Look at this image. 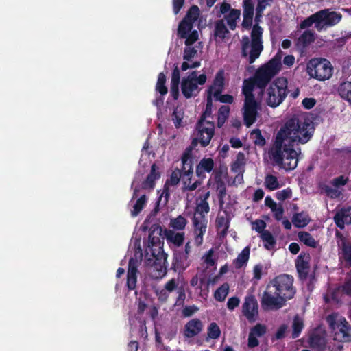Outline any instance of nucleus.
Masks as SVG:
<instances>
[{
  "label": "nucleus",
  "instance_id": "1",
  "mask_svg": "<svg viewBox=\"0 0 351 351\" xmlns=\"http://www.w3.org/2000/svg\"><path fill=\"white\" fill-rule=\"evenodd\" d=\"M313 128L308 119L293 117L286 121L274 136L268 150L274 164L286 171L296 168L301 149H295V143L305 144L313 136Z\"/></svg>",
  "mask_w": 351,
  "mask_h": 351
},
{
  "label": "nucleus",
  "instance_id": "2",
  "mask_svg": "<svg viewBox=\"0 0 351 351\" xmlns=\"http://www.w3.org/2000/svg\"><path fill=\"white\" fill-rule=\"evenodd\" d=\"M291 275L282 274L276 276L267 285L261 299V305L264 311L278 310L292 299L296 289Z\"/></svg>",
  "mask_w": 351,
  "mask_h": 351
},
{
  "label": "nucleus",
  "instance_id": "3",
  "mask_svg": "<svg viewBox=\"0 0 351 351\" xmlns=\"http://www.w3.org/2000/svg\"><path fill=\"white\" fill-rule=\"evenodd\" d=\"M263 29L258 24L253 26L251 32V41L247 36H243L241 40V56L243 58L248 57V62L252 64L259 58L262 51Z\"/></svg>",
  "mask_w": 351,
  "mask_h": 351
},
{
  "label": "nucleus",
  "instance_id": "4",
  "mask_svg": "<svg viewBox=\"0 0 351 351\" xmlns=\"http://www.w3.org/2000/svg\"><path fill=\"white\" fill-rule=\"evenodd\" d=\"M281 56L276 53L271 60L261 65L251 77L254 80L256 87L263 91L271 79L280 71L282 67Z\"/></svg>",
  "mask_w": 351,
  "mask_h": 351
},
{
  "label": "nucleus",
  "instance_id": "5",
  "mask_svg": "<svg viewBox=\"0 0 351 351\" xmlns=\"http://www.w3.org/2000/svg\"><path fill=\"white\" fill-rule=\"evenodd\" d=\"M211 94H207L206 108L197 123V130H199L200 143L203 147L208 146L215 134V125L213 121H206L211 117L213 109V99Z\"/></svg>",
  "mask_w": 351,
  "mask_h": 351
},
{
  "label": "nucleus",
  "instance_id": "6",
  "mask_svg": "<svg viewBox=\"0 0 351 351\" xmlns=\"http://www.w3.org/2000/svg\"><path fill=\"white\" fill-rule=\"evenodd\" d=\"M289 92L287 79L284 77H278L268 87L265 102L269 106L276 108L284 101Z\"/></svg>",
  "mask_w": 351,
  "mask_h": 351
},
{
  "label": "nucleus",
  "instance_id": "7",
  "mask_svg": "<svg viewBox=\"0 0 351 351\" xmlns=\"http://www.w3.org/2000/svg\"><path fill=\"white\" fill-rule=\"evenodd\" d=\"M306 70L311 77L324 81L332 76L333 67L326 58H313L307 63Z\"/></svg>",
  "mask_w": 351,
  "mask_h": 351
},
{
  "label": "nucleus",
  "instance_id": "8",
  "mask_svg": "<svg viewBox=\"0 0 351 351\" xmlns=\"http://www.w3.org/2000/svg\"><path fill=\"white\" fill-rule=\"evenodd\" d=\"M335 239L339 258L349 265H351V237L343 235V233L337 230Z\"/></svg>",
  "mask_w": 351,
  "mask_h": 351
},
{
  "label": "nucleus",
  "instance_id": "9",
  "mask_svg": "<svg viewBox=\"0 0 351 351\" xmlns=\"http://www.w3.org/2000/svg\"><path fill=\"white\" fill-rule=\"evenodd\" d=\"M154 257L152 265V277L154 278H162L167 274V254L165 253L163 250L160 247L157 254L152 252Z\"/></svg>",
  "mask_w": 351,
  "mask_h": 351
},
{
  "label": "nucleus",
  "instance_id": "10",
  "mask_svg": "<svg viewBox=\"0 0 351 351\" xmlns=\"http://www.w3.org/2000/svg\"><path fill=\"white\" fill-rule=\"evenodd\" d=\"M259 108L260 104L256 99L244 100L243 117L247 127H250L256 121Z\"/></svg>",
  "mask_w": 351,
  "mask_h": 351
},
{
  "label": "nucleus",
  "instance_id": "11",
  "mask_svg": "<svg viewBox=\"0 0 351 351\" xmlns=\"http://www.w3.org/2000/svg\"><path fill=\"white\" fill-rule=\"evenodd\" d=\"M258 305L254 295H251L245 298L242 305V313L249 322L252 323L257 320L258 317Z\"/></svg>",
  "mask_w": 351,
  "mask_h": 351
},
{
  "label": "nucleus",
  "instance_id": "12",
  "mask_svg": "<svg viewBox=\"0 0 351 351\" xmlns=\"http://www.w3.org/2000/svg\"><path fill=\"white\" fill-rule=\"evenodd\" d=\"M308 342L312 349L324 350L327 343L326 331L320 328H315L310 334Z\"/></svg>",
  "mask_w": 351,
  "mask_h": 351
},
{
  "label": "nucleus",
  "instance_id": "13",
  "mask_svg": "<svg viewBox=\"0 0 351 351\" xmlns=\"http://www.w3.org/2000/svg\"><path fill=\"white\" fill-rule=\"evenodd\" d=\"M320 31L324 26H332L338 23L341 19V14L336 12H329L328 10H322L317 12Z\"/></svg>",
  "mask_w": 351,
  "mask_h": 351
},
{
  "label": "nucleus",
  "instance_id": "14",
  "mask_svg": "<svg viewBox=\"0 0 351 351\" xmlns=\"http://www.w3.org/2000/svg\"><path fill=\"white\" fill-rule=\"evenodd\" d=\"M337 327L335 339L341 342H351V325L346 318H341L337 324Z\"/></svg>",
  "mask_w": 351,
  "mask_h": 351
},
{
  "label": "nucleus",
  "instance_id": "15",
  "mask_svg": "<svg viewBox=\"0 0 351 351\" xmlns=\"http://www.w3.org/2000/svg\"><path fill=\"white\" fill-rule=\"evenodd\" d=\"M311 256L308 253L302 252L297 258L295 267L298 276L301 280L306 279L310 269Z\"/></svg>",
  "mask_w": 351,
  "mask_h": 351
},
{
  "label": "nucleus",
  "instance_id": "16",
  "mask_svg": "<svg viewBox=\"0 0 351 351\" xmlns=\"http://www.w3.org/2000/svg\"><path fill=\"white\" fill-rule=\"evenodd\" d=\"M138 262L136 258L131 257L128 262L126 286L130 291L134 290L136 287Z\"/></svg>",
  "mask_w": 351,
  "mask_h": 351
},
{
  "label": "nucleus",
  "instance_id": "17",
  "mask_svg": "<svg viewBox=\"0 0 351 351\" xmlns=\"http://www.w3.org/2000/svg\"><path fill=\"white\" fill-rule=\"evenodd\" d=\"M267 326L265 324L258 323L250 328L247 339V346L250 348L259 345L258 337H261L267 332Z\"/></svg>",
  "mask_w": 351,
  "mask_h": 351
},
{
  "label": "nucleus",
  "instance_id": "18",
  "mask_svg": "<svg viewBox=\"0 0 351 351\" xmlns=\"http://www.w3.org/2000/svg\"><path fill=\"white\" fill-rule=\"evenodd\" d=\"M181 90L184 97L186 99H189L196 97L199 94L200 88L193 80H191L190 78H183L181 82Z\"/></svg>",
  "mask_w": 351,
  "mask_h": 351
},
{
  "label": "nucleus",
  "instance_id": "19",
  "mask_svg": "<svg viewBox=\"0 0 351 351\" xmlns=\"http://www.w3.org/2000/svg\"><path fill=\"white\" fill-rule=\"evenodd\" d=\"M193 156L183 153L181 157L182 179L191 181L193 174Z\"/></svg>",
  "mask_w": 351,
  "mask_h": 351
},
{
  "label": "nucleus",
  "instance_id": "20",
  "mask_svg": "<svg viewBox=\"0 0 351 351\" xmlns=\"http://www.w3.org/2000/svg\"><path fill=\"white\" fill-rule=\"evenodd\" d=\"M333 219L338 228L341 230L344 229L345 224L351 223V206L341 208L337 211Z\"/></svg>",
  "mask_w": 351,
  "mask_h": 351
},
{
  "label": "nucleus",
  "instance_id": "21",
  "mask_svg": "<svg viewBox=\"0 0 351 351\" xmlns=\"http://www.w3.org/2000/svg\"><path fill=\"white\" fill-rule=\"evenodd\" d=\"M214 160L211 158H203L196 166V176L201 180L206 178V173H210L214 168Z\"/></svg>",
  "mask_w": 351,
  "mask_h": 351
},
{
  "label": "nucleus",
  "instance_id": "22",
  "mask_svg": "<svg viewBox=\"0 0 351 351\" xmlns=\"http://www.w3.org/2000/svg\"><path fill=\"white\" fill-rule=\"evenodd\" d=\"M203 329V324L200 319L194 318L189 320L184 326V335L187 338H192L197 335Z\"/></svg>",
  "mask_w": 351,
  "mask_h": 351
},
{
  "label": "nucleus",
  "instance_id": "23",
  "mask_svg": "<svg viewBox=\"0 0 351 351\" xmlns=\"http://www.w3.org/2000/svg\"><path fill=\"white\" fill-rule=\"evenodd\" d=\"M224 87V76L223 71H219L217 73L213 80V85L209 86L207 90V94L210 93L211 96H217L219 93H222Z\"/></svg>",
  "mask_w": 351,
  "mask_h": 351
},
{
  "label": "nucleus",
  "instance_id": "24",
  "mask_svg": "<svg viewBox=\"0 0 351 351\" xmlns=\"http://www.w3.org/2000/svg\"><path fill=\"white\" fill-rule=\"evenodd\" d=\"M160 178V173L157 165L154 163L151 167L150 173L146 179L142 182L143 189H153L155 186V182Z\"/></svg>",
  "mask_w": 351,
  "mask_h": 351
},
{
  "label": "nucleus",
  "instance_id": "25",
  "mask_svg": "<svg viewBox=\"0 0 351 351\" xmlns=\"http://www.w3.org/2000/svg\"><path fill=\"white\" fill-rule=\"evenodd\" d=\"M224 213L226 215V217L218 215L216 218V228L219 231V235L220 238H224L227 236L230 228V218L226 210Z\"/></svg>",
  "mask_w": 351,
  "mask_h": 351
},
{
  "label": "nucleus",
  "instance_id": "26",
  "mask_svg": "<svg viewBox=\"0 0 351 351\" xmlns=\"http://www.w3.org/2000/svg\"><path fill=\"white\" fill-rule=\"evenodd\" d=\"M190 265L189 256L181 253L180 252L174 254L173 260L172 262V267L175 271L177 270H184Z\"/></svg>",
  "mask_w": 351,
  "mask_h": 351
},
{
  "label": "nucleus",
  "instance_id": "27",
  "mask_svg": "<svg viewBox=\"0 0 351 351\" xmlns=\"http://www.w3.org/2000/svg\"><path fill=\"white\" fill-rule=\"evenodd\" d=\"M180 80V70L179 68L176 66L172 71L170 86V93L175 100H177L179 97Z\"/></svg>",
  "mask_w": 351,
  "mask_h": 351
},
{
  "label": "nucleus",
  "instance_id": "28",
  "mask_svg": "<svg viewBox=\"0 0 351 351\" xmlns=\"http://www.w3.org/2000/svg\"><path fill=\"white\" fill-rule=\"evenodd\" d=\"M169 189L167 182L163 187L161 194L160 195L156 202L154 208L152 210V214L153 215H156L159 212L161 206H165L167 204L169 198Z\"/></svg>",
  "mask_w": 351,
  "mask_h": 351
},
{
  "label": "nucleus",
  "instance_id": "29",
  "mask_svg": "<svg viewBox=\"0 0 351 351\" xmlns=\"http://www.w3.org/2000/svg\"><path fill=\"white\" fill-rule=\"evenodd\" d=\"M162 228L158 224H153L149 228L148 241L149 244L153 246H158L160 244V236L161 235Z\"/></svg>",
  "mask_w": 351,
  "mask_h": 351
},
{
  "label": "nucleus",
  "instance_id": "30",
  "mask_svg": "<svg viewBox=\"0 0 351 351\" xmlns=\"http://www.w3.org/2000/svg\"><path fill=\"white\" fill-rule=\"evenodd\" d=\"M250 254V249L249 247L243 248L241 253L237 256V258L233 261L234 267L238 269L245 266L248 262Z\"/></svg>",
  "mask_w": 351,
  "mask_h": 351
},
{
  "label": "nucleus",
  "instance_id": "31",
  "mask_svg": "<svg viewBox=\"0 0 351 351\" xmlns=\"http://www.w3.org/2000/svg\"><path fill=\"white\" fill-rule=\"evenodd\" d=\"M241 10L239 9H232L230 12L224 16L229 28L234 30L237 27V21L240 19Z\"/></svg>",
  "mask_w": 351,
  "mask_h": 351
},
{
  "label": "nucleus",
  "instance_id": "32",
  "mask_svg": "<svg viewBox=\"0 0 351 351\" xmlns=\"http://www.w3.org/2000/svg\"><path fill=\"white\" fill-rule=\"evenodd\" d=\"M230 34L224 23V19H219L215 22L214 36L223 40Z\"/></svg>",
  "mask_w": 351,
  "mask_h": 351
},
{
  "label": "nucleus",
  "instance_id": "33",
  "mask_svg": "<svg viewBox=\"0 0 351 351\" xmlns=\"http://www.w3.org/2000/svg\"><path fill=\"white\" fill-rule=\"evenodd\" d=\"M310 221L308 215L304 211L294 214L292 217V223L296 228H304L309 223Z\"/></svg>",
  "mask_w": 351,
  "mask_h": 351
},
{
  "label": "nucleus",
  "instance_id": "34",
  "mask_svg": "<svg viewBox=\"0 0 351 351\" xmlns=\"http://www.w3.org/2000/svg\"><path fill=\"white\" fill-rule=\"evenodd\" d=\"M256 86L254 80L252 77L245 80L242 88V93L245 96V99H254L255 96L253 93L254 87Z\"/></svg>",
  "mask_w": 351,
  "mask_h": 351
},
{
  "label": "nucleus",
  "instance_id": "35",
  "mask_svg": "<svg viewBox=\"0 0 351 351\" xmlns=\"http://www.w3.org/2000/svg\"><path fill=\"white\" fill-rule=\"evenodd\" d=\"M245 165V154L243 152H239L237 155V158L231 165V171L234 173H242L243 172V167Z\"/></svg>",
  "mask_w": 351,
  "mask_h": 351
},
{
  "label": "nucleus",
  "instance_id": "36",
  "mask_svg": "<svg viewBox=\"0 0 351 351\" xmlns=\"http://www.w3.org/2000/svg\"><path fill=\"white\" fill-rule=\"evenodd\" d=\"M194 226V233H205L207 228V219L206 217H196L194 215L193 219Z\"/></svg>",
  "mask_w": 351,
  "mask_h": 351
},
{
  "label": "nucleus",
  "instance_id": "37",
  "mask_svg": "<svg viewBox=\"0 0 351 351\" xmlns=\"http://www.w3.org/2000/svg\"><path fill=\"white\" fill-rule=\"evenodd\" d=\"M230 110V108L227 105H223L219 108L217 112V126L219 128H221L227 121L229 117Z\"/></svg>",
  "mask_w": 351,
  "mask_h": 351
},
{
  "label": "nucleus",
  "instance_id": "38",
  "mask_svg": "<svg viewBox=\"0 0 351 351\" xmlns=\"http://www.w3.org/2000/svg\"><path fill=\"white\" fill-rule=\"evenodd\" d=\"M299 240L302 242L306 246L316 248L317 246V242L313 238V237L308 232H300L298 233Z\"/></svg>",
  "mask_w": 351,
  "mask_h": 351
},
{
  "label": "nucleus",
  "instance_id": "39",
  "mask_svg": "<svg viewBox=\"0 0 351 351\" xmlns=\"http://www.w3.org/2000/svg\"><path fill=\"white\" fill-rule=\"evenodd\" d=\"M261 239L264 242V247L269 250H271L276 243V239L269 230L262 232Z\"/></svg>",
  "mask_w": 351,
  "mask_h": 351
},
{
  "label": "nucleus",
  "instance_id": "40",
  "mask_svg": "<svg viewBox=\"0 0 351 351\" xmlns=\"http://www.w3.org/2000/svg\"><path fill=\"white\" fill-rule=\"evenodd\" d=\"M216 190L218 193L219 204L222 206L224 203L223 199L226 195V186L221 178H216Z\"/></svg>",
  "mask_w": 351,
  "mask_h": 351
},
{
  "label": "nucleus",
  "instance_id": "41",
  "mask_svg": "<svg viewBox=\"0 0 351 351\" xmlns=\"http://www.w3.org/2000/svg\"><path fill=\"white\" fill-rule=\"evenodd\" d=\"M313 23H315L316 29L318 31H320V27L319 24L318 16L317 12L303 20L300 24V27L302 29H306L311 27Z\"/></svg>",
  "mask_w": 351,
  "mask_h": 351
},
{
  "label": "nucleus",
  "instance_id": "42",
  "mask_svg": "<svg viewBox=\"0 0 351 351\" xmlns=\"http://www.w3.org/2000/svg\"><path fill=\"white\" fill-rule=\"evenodd\" d=\"M228 292L229 285L225 282L216 289L214 293V298L218 302H223L225 300Z\"/></svg>",
  "mask_w": 351,
  "mask_h": 351
},
{
  "label": "nucleus",
  "instance_id": "43",
  "mask_svg": "<svg viewBox=\"0 0 351 351\" xmlns=\"http://www.w3.org/2000/svg\"><path fill=\"white\" fill-rule=\"evenodd\" d=\"M193 24L187 21L186 19H183L178 25V34L180 36V38H185L187 36V34H189L192 28H193Z\"/></svg>",
  "mask_w": 351,
  "mask_h": 351
},
{
  "label": "nucleus",
  "instance_id": "44",
  "mask_svg": "<svg viewBox=\"0 0 351 351\" xmlns=\"http://www.w3.org/2000/svg\"><path fill=\"white\" fill-rule=\"evenodd\" d=\"M339 91L341 97L351 104V82H346L341 84Z\"/></svg>",
  "mask_w": 351,
  "mask_h": 351
},
{
  "label": "nucleus",
  "instance_id": "45",
  "mask_svg": "<svg viewBox=\"0 0 351 351\" xmlns=\"http://www.w3.org/2000/svg\"><path fill=\"white\" fill-rule=\"evenodd\" d=\"M304 328V322L298 316L296 315L293 322L292 324V335L291 337L293 339L298 338L300 335L301 334V332Z\"/></svg>",
  "mask_w": 351,
  "mask_h": 351
},
{
  "label": "nucleus",
  "instance_id": "46",
  "mask_svg": "<svg viewBox=\"0 0 351 351\" xmlns=\"http://www.w3.org/2000/svg\"><path fill=\"white\" fill-rule=\"evenodd\" d=\"M166 80V75L164 74V73H160L158 76V80L156 85V90L161 95H165L168 92L167 87L165 86Z\"/></svg>",
  "mask_w": 351,
  "mask_h": 351
},
{
  "label": "nucleus",
  "instance_id": "47",
  "mask_svg": "<svg viewBox=\"0 0 351 351\" xmlns=\"http://www.w3.org/2000/svg\"><path fill=\"white\" fill-rule=\"evenodd\" d=\"M167 239L172 242L176 246H180L183 244L184 240V233L174 232L170 231L167 234Z\"/></svg>",
  "mask_w": 351,
  "mask_h": 351
},
{
  "label": "nucleus",
  "instance_id": "48",
  "mask_svg": "<svg viewBox=\"0 0 351 351\" xmlns=\"http://www.w3.org/2000/svg\"><path fill=\"white\" fill-rule=\"evenodd\" d=\"M200 14L199 9L197 5H192L187 11L186 16L184 19L192 24L198 19Z\"/></svg>",
  "mask_w": 351,
  "mask_h": 351
},
{
  "label": "nucleus",
  "instance_id": "49",
  "mask_svg": "<svg viewBox=\"0 0 351 351\" xmlns=\"http://www.w3.org/2000/svg\"><path fill=\"white\" fill-rule=\"evenodd\" d=\"M147 202V197L145 195H141L136 202L134 205L133 210L131 211L132 217L137 216L144 208Z\"/></svg>",
  "mask_w": 351,
  "mask_h": 351
},
{
  "label": "nucleus",
  "instance_id": "50",
  "mask_svg": "<svg viewBox=\"0 0 351 351\" xmlns=\"http://www.w3.org/2000/svg\"><path fill=\"white\" fill-rule=\"evenodd\" d=\"M210 210L208 202L204 201L197 203V206L195 208V215L196 217H206L205 215L208 213Z\"/></svg>",
  "mask_w": 351,
  "mask_h": 351
},
{
  "label": "nucleus",
  "instance_id": "51",
  "mask_svg": "<svg viewBox=\"0 0 351 351\" xmlns=\"http://www.w3.org/2000/svg\"><path fill=\"white\" fill-rule=\"evenodd\" d=\"M315 40V34L310 30L304 31L299 37L298 41L302 44L304 47H306Z\"/></svg>",
  "mask_w": 351,
  "mask_h": 351
},
{
  "label": "nucleus",
  "instance_id": "52",
  "mask_svg": "<svg viewBox=\"0 0 351 351\" xmlns=\"http://www.w3.org/2000/svg\"><path fill=\"white\" fill-rule=\"evenodd\" d=\"M320 189L322 190V191L325 193V194L328 197H329L331 199L338 198L342 194V193L340 191L336 189H333L326 184H323L322 186H320Z\"/></svg>",
  "mask_w": 351,
  "mask_h": 351
},
{
  "label": "nucleus",
  "instance_id": "53",
  "mask_svg": "<svg viewBox=\"0 0 351 351\" xmlns=\"http://www.w3.org/2000/svg\"><path fill=\"white\" fill-rule=\"evenodd\" d=\"M187 223V220L185 217L182 215H179L178 217L171 219V226L176 230H184Z\"/></svg>",
  "mask_w": 351,
  "mask_h": 351
},
{
  "label": "nucleus",
  "instance_id": "54",
  "mask_svg": "<svg viewBox=\"0 0 351 351\" xmlns=\"http://www.w3.org/2000/svg\"><path fill=\"white\" fill-rule=\"evenodd\" d=\"M221 330L215 322L209 324L207 329V335L209 338L216 339L220 337Z\"/></svg>",
  "mask_w": 351,
  "mask_h": 351
},
{
  "label": "nucleus",
  "instance_id": "55",
  "mask_svg": "<svg viewBox=\"0 0 351 351\" xmlns=\"http://www.w3.org/2000/svg\"><path fill=\"white\" fill-rule=\"evenodd\" d=\"M265 186L271 191H274L279 188L278 180L277 178L273 175H267L265 177Z\"/></svg>",
  "mask_w": 351,
  "mask_h": 351
},
{
  "label": "nucleus",
  "instance_id": "56",
  "mask_svg": "<svg viewBox=\"0 0 351 351\" xmlns=\"http://www.w3.org/2000/svg\"><path fill=\"white\" fill-rule=\"evenodd\" d=\"M254 139V143L256 145L263 147L266 144V141L263 136L261 132L259 129H254L251 133Z\"/></svg>",
  "mask_w": 351,
  "mask_h": 351
},
{
  "label": "nucleus",
  "instance_id": "57",
  "mask_svg": "<svg viewBox=\"0 0 351 351\" xmlns=\"http://www.w3.org/2000/svg\"><path fill=\"white\" fill-rule=\"evenodd\" d=\"M181 178H182V172L180 169L176 168L172 171L169 180L170 184L172 186L177 185L179 183Z\"/></svg>",
  "mask_w": 351,
  "mask_h": 351
},
{
  "label": "nucleus",
  "instance_id": "58",
  "mask_svg": "<svg viewBox=\"0 0 351 351\" xmlns=\"http://www.w3.org/2000/svg\"><path fill=\"white\" fill-rule=\"evenodd\" d=\"M197 53V50L194 47L186 46L184 50L183 59L186 61H190Z\"/></svg>",
  "mask_w": 351,
  "mask_h": 351
},
{
  "label": "nucleus",
  "instance_id": "59",
  "mask_svg": "<svg viewBox=\"0 0 351 351\" xmlns=\"http://www.w3.org/2000/svg\"><path fill=\"white\" fill-rule=\"evenodd\" d=\"M348 177H346L345 176H340L333 178L331 181V184L335 188H339L340 186L346 185L348 182Z\"/></svg>",
  "mask_w": 351,
  "mask_h": 351
},
{
  "label": "nucleus",
  "instance_id": "60",
  "mask_svg": "<svg viewBox=\"0 0 351 351\" xmlns=\"http://www.w3.org/2000/svg\"><path fill=\"white\" fill-rule=\"evenodd\" d=\"M292 195V191L289 188L279 191L276 193V197L279 201H285Z\"/></svg>",
  "mask_w": 351,
  "mask_h": 351
},
{
  "label": "nucleus",
  "instance_id": "61",
  "mask_svg": "<svg viewBox=\"0 0 351 351\" xmlns=\"http://www.w3.org/2000/svg\"><path fill=\"white\" fill-rule=\"evenodd\" d=\"M178 294L175 305L182 306L186 298V292L183 286L178 287L177 289Z\"/></svg>",
  "mask_w": 351,
  "mask_h": 351
},
{
  "label": "nucleus",
  "instance_id": "62",
  "mask_svg": "<svg viewBox=\"0 0 351 351\" xmlns=\"http://www.w3.org/2000/svg\"><path fill=\"white\" fill-rule=\"evenodd\" d=\"M243 14H254V4L253 0H243Z\"/></svg>",
  "mask_w": 351,
  "mask_h": 351
},
{
  "label": "nucleus",
  "instance_id": "63",
  "mask_svg": "<svg viewBox=\"0 0 351 351\" xmlns=\"http://www.w3.org/2000/svg\"><path fill=\"white\" fill-rule=\"evenodd\" d=\"M263 266L261 264L256 265L253 268V278L252 281L256 284L262 277Z\"/></svg>",
  "mask_w": 351,
  "mask_h": 351
},
{
  "label": "nucleus",
  "instance_id": "64",
  "mask_svg": "<svg viewBox=\"0 0 351 351\" xmlns=\"http://www.w3.org/2000/svg\"><path fill=\"white\" fill-rule=\"evenodd\" d=\"M186 46H191L195 43L198 39V32L196 30L192 31L187 34L186 37L184 38Z\"/></svg>",
  "mask_w": 351,
  "mask_h": 351
}]
</instances>
